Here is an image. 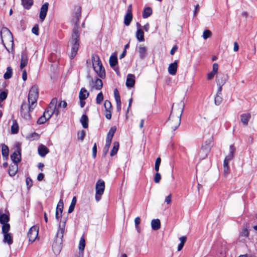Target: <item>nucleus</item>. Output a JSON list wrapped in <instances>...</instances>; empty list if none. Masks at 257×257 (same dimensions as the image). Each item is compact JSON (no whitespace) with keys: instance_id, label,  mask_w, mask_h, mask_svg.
<instances>
[{"instance_id":"f257e3e1","label":"nucleus","mask_w":257,"mask_h":257,"mask_svg":"<svg viewBox=\"0 0 257 257\" xmlns=\"http://www.w3.org/2000/svg\"><path fill=\"white\" fill-rule=\"evenodd\" d=\"M75 13L73 15L72 19L73 22L75 23V26L73 29L71 39L70 41L71 45V52L70 54V58L73 59L76 56L79 48V38L80 32L79 31V20L81 17V8L77 7L75 9Z\"/></svg>"},{"instance_id":"f03ea898","label":"nucleus","mask_w":257,"mask_h":257,"mask_svg":"<svg viewBox=\"0 0 257 257\" xmlns=\"http://www.w3.org/2000/svg\"><path fill=\"white\" fill-rule=\"evenodd\" d=\"M184 107V104L182 101L176 104H173L171 114L167 121L168 126L172 131H175L180 125Z\"/></svg>"},{"instance_id":"7ed1b4c3","label":"nucleus","mask_w":257,"mask_h":257,"mask_svg":"<svg viewBox=\"0 0 257 257\" xmlns=\"http://www.w3.org/2000/svg\"><path fill=\"white\" fill-rule=\"evenodd\" d=\"M57 100L56 98H53L51 100L48 108L44 112L43 115L38 118V124H44L50 118L53 114H55L56 115H58L59 111L57 108Z\"/></svg>"},{"instance_id":"20e7f679","label":"nucleus","mask_w":257,"mask_h":257,"mask_svg":"<svg viewBox=\"0 0 257 257\" xmlns=\"http://www.w3.org/2000/svg\"><path fill=\"white\" fill-rule=\"evenodd\" d=\"M1 37L4 46L7 50L10 52V50L7 47L6 45L10 46L13 49L14 41L12 33L8 28L4 27L1 31Z\"/></svg>"},{"instance_id":"39448f33","label":"nucleus","mask_w":257,"mask_h":257,"mask_svg":"<svg viewBox=\"0 0 257 257\" xmlns=\"http://www.w3.org/2000/svg\"><path fill=\"white\" fill-rule=\"evenodd\" d=\"M92 62L94 71L100 78H104L105 76V70L102 66L99 56L96 55H93Z\"/></svg>"},{"instance_id":"423d86ee","label":"nucleus","mask_w":257,"mask_h":257,"mask_svg":"<svg viewBox=\"0 0 257 257\" xmlns=\"http://www.w3.org/2000/svg\"><path fill=\"white\" fill-rule=\"evenodd\" d=\"M39 91L37 86H33L30 89L28 95V101L30 104V109H34L36 106L38 98Z\"/></svg>"},{"instance_id":"0eeeda50","label":"nucleus","mask_w":257,"mask_h":257,"mask_svg":"<svg viewBox=\"0 0 257 257\" xmlns=\"http://www.w3.org/2000/svg\"><path fill=\"white\" fill-rule=\"evenodd\" d=\"M104 188V182L101 180L97 181L95 186V199L97 202L101 199V196L103 194Z\"/></svg>"},{"instance_id":"6e6552de","label":"nucleus","mask_w":257,"mask_h":257,"mask_svg":"<svg viewBox=\"0 0 257 257\" xmlns=\"http://www.w3.org/2000/svg\"><path fill=\"white\" fill-rule=\"evenodd\" d=\"M34 109H30V104L29 106L26 103H23L22 104L20 113L22 116L25 119L30 120L31 116L30 112L32 111Z\"/></svg>"},{"instance_id":"1a4fd4ad","label":"nucleus","mask_w":257,"mask_h":257,"mask_svg":"<svg viewBox=\"0 0 257 257\" xmlns=\"http://www.w3.org/2000/svg\"><path fill=\"white\" fill-rule=\"evenodd\" d=\"M39 227L33 226L31 227L28 233V236L30 241H34L38 236Z\"/></svg>"},{"instance_id":"9d476101","label":"nucleus","mask_w":257,"mask_h":257,"mask_svg":"<svg viewBox=\"0 0 257 257\" xmlns=\"http://www.w3.org/2000/svg\"><path fill=\"white\" fill-rule=\"evenodd\" d=\"M66 223V218L60 221L59 229L56 234V237L57 239L58 238L62 240V238L63 237L64 233L65 232Z\"/></svg>"},{"instance_id":"9b49d317","label":"nucleus","mask_w":257,"mask_h":257,"mask_svg":"<svg viewBox=\"0 0 257 257\" xmlns=\"http://www.w3.org/2000/svg\"><path fill=\"white\" fill-rule=\"evenodd\" d=\"M28 63V56L27 51H24L21 53V62L20 65V69L23 70L25 67Z\"/></svg>"},{"instance_id":"f8f14e48","label":"nucleus","mask_w":257,"mask_h":257,"mask_svg":"<svg viewBox=\"0 0 257 257\" xmlns=\"http://www.w3.org/2000/svg\"><path fill=\"white\" fill-rule=\"evenodd\" d=\"M211 144V140H209L208 141H206L202 146L201 150L199 152V154L201 153H203L204 154L203 156H202V158H205L206 156L207 153L209 152L210 147Z\"/></svg>"},{"instance_id":"ddd939ff","label":"nucleus","mask_w":257,"mask_h":257,"mask_svg":"<svg viewBox=\"0 0 257 257\" xmlns=\"http://www.w3.org/2000/svg\"><path fill=\"white\" fill-rule=\"evenodd\" d=\"M62 240L57 239L56 238V241L53 243L52 248L55 254H59L62 248Z\"/></svg>"},{"instance_id":"4468645a","label":"nucleus","mask_w":257,"mask_h":257,"mask_svg":"<svg viewBox=\"0 0 257 257\" xmlns=\"http://www.w3.org/2000/svg\"><path fill=\"white\" fill-rule=\"evenodd\" d=\"M228 79V76L226 74H220L217 75L216 77V81L218 85L223 86Z\"/></svg>"},{"instance_id":"2eb2a0df","label":"nucleus","mask_w":257,"mask_h":257,"mask_svg":"<svg viewBox=\"0 0 257 257\" xmlns=\"http://www.w3.org/2000/svg\"><path fill=\"white\" fill-rule=\"evenodd\" d=\"M48 3H45L42 6L41 8L39 17L42 21H44L47 15V11L48 10Z\"/></svg>"},{"instance_id":"dca6fc26","label":"nucleus","mask_w":257,"mask_h":257,"mask_svg":"<svg viewBox=\"0 0 257 257\" xmlns=\"http://www.w3.org/2000/svg\"><path fill=\"white\" fill-rule=\"evenodd\" d=\"M148 49L144 45H140L138 48V52L139 54L140 58L143 60L145 58L148 54Z\"/></svg>"},{"instance_id":"f3484780","label":"nucleus","mask_w":257,"mask_h":257,"mask_svg":"<svg viewBox=\"0 0 257 257\" xmlns=\"http://www.w3.org/2000/svg\"><path fill=\"white\" fill-rule=\"evenodd\" d=\"M63 208V202L62 200H60L56 208L55 217L58 220L61 217L62 213Z\"/></svg>"},{"instance_id":"a211bd4d","label":"nucleus","mask_w":257,"mask_h":257,"mask_svg":"<svg viewBox=\"0 0 257 257\" xmlns=\"http://www.w3.org/2000/svg\"><path fill=\"white\" fill-rule=\"evenodd\" d=\"M178 60H175L173 63L169 64L168 71L171 75H175L176 74L178 68Z\"/></svg>"},{"instance_id":"6ab92c4d","label":"nucleus","mask_w":257,"mask_h":257,"mask_svg":"<svg viewBox=\"0 0 257 257\" xmlns=\"http://www.w3.org/2000/svg\"><path fill=\"white\" fill-rule=\"evenodd\" d=\"M11 158L14 163V164H18L21 161V155L20 149H18L16 151H15L11 156Z\"/></svg>"},{"instance_id":"aec40b11","label":"nucleus","mask_w":257,"mask_h":257,"mask_svg":"<svg viewBox=\"0 0 257 257\" xmlns=\"http://www.w3.org/2000/svg\"><path fill=\"white\" fill-rule=\"evenodd\" d=\"M103 85L102 81L100 79H96L94 82L91 84L92 90H100Z\"/></svg>"},{"instance_id":"412c9836","label":"nucleus","mask_w":257,"mask_h":257,"mask_svg":"<svg viewBox=\"0 0 257 257\" xmlns=\"http://www.w3.org/2000/svg\"><path fill=\"white\" fill-rule=\"evenodd\" d=\"M135 76L134 75L129 74L127 76L126 85L127 87H131L134 86L135 82Z\"/></svg>"},{"instance_id":"4be33fe9","label":"nucleus","mask_w":257,"mask_h":257,"mask_svg":"<svg viewBox=\"0 0 257 257\" xmlns=\"http://www.w3.org/2000/svg\"><path fill=\"white\" fill-rule=\"evenodd\" d=\"M138 30L136 33V37L140 42L144 41V33L142 30L140 29L141 25L139 23L137 24Z\"/></svg>"},{"instance_id":"5701e85b","label":"nucleus","mask_w":257,"mask_h":257,"mask_svg":"<svg viewBox=\"0 0 257 257\" xmlns=\"http://www.w3.org/2000/svg\"><path fill=\"white\" fill-rule=\"evenodd\" d=\"M49 149L44 145H41L38 147L39 154L42 157H45L49 153Z\"/></svg>"},{"instance_id":"b1692460","label":"nucleus","mask_w":257,"mask_h":257,"mask_svg":"<svg viewBox=\"0 0 257 257\" xmlns=\"http://www.w3.org/2000/svg\"><path fill=\"white\" fill-rule=\"evenodd\" d=\"M18 170V164H14L9 167V174L11 177L14 176L17 173Z\"/></svg>"},{"instance_id":"393cba45","label":"nucleus","mask_w":257,"mask_h":257,"mask_svg":"<svg viewBox=\"0 0 257 257\" xmlns=\"http://www.w3.org/2000/svg\"><path fill=\"white\" fill-rule=\"evenodd\" d=\"M116 127L115 126H112L110 128V130L107 135V137H106V141L111 142L112 139L113 138V137L114 134L115 132H116Z\"/></svg>"},{"instance_id":"a878e982","label":"nucleus","mask_w":257,"mask_h":257,"mask_svg":"<svg viewBox=\"0 0 257 257\" xmlns=\"http://www.w3.org/2000/svg\"><path fill=\"white\" fill-rule=\"evenodd\" d=\"M251 115L249 113H243L240 115L241 121L244 125H247L250 118Z\"/></svg>"},{"instance_id":"bb28decb","label":"nucleus","mask_w":257,"mask_h":257,"mask_svg":"<svg viewBox=\"0 0 257 257\" xmlns=\"http://www.w3.org/2000/svg\"><path fill=\"white\" fill-rule=\"evenodd\" d=\"M151 226L153 230H158L161 227L160 220L159 219H153L151 221Z\"/></svg>"},{"instance_id":"cd10ccee","label":"nucleus","mask_w":257,"mask_h":257,"mask_svg":"<svg viewBox=\"0 0 257 257\" xmlns=\"http://www.w3.org/2000/svg\"><path fill=\"white\" fill-rule=\"evenodd\" d=\"M88 96L89 93L88 92L87 90L84 88H81L79 94V99H86Z\"/></svg>"},{"instance_id":"c85d7f7f","label":"nucleus","mask_w":257,"mask_h":257,"mask_svg":"<svg viewBox=\"0 0 257 257\" xmlns=\"http://www.w3.org/2000/svg\"><path fill=\"white\" fill-rule=\"evenodd\" d=\"M4 234V240L3 241L5 243H7L9 245H11L13 243V240L12 237L10 233H6Z\"/></svg>"},{"instance_id":"c756f323","label":"nucleus","mask_w":257,"mask_h":257,"mask_svg":"<svg viewBox=\"0 0 257 257\" xmlns=\"http://www.w3.org/2000/svg\"><path fill=\"white\" fill-rule=\"evenodd\" d=\"M234 152V147L233 145H231L229 147V152L225 158L228 160L229 161L231 160L233 158Z\"/></svg>"},{"instance_id":"7c9ffc66","label":"nucleus","mask_w":257,"mask_h":257,"mask_svg":"<svg viewBox=\"0 0 257 257\" xmlns=\"http://www.w3.org/2000/svg\"><path fill=\"white\" fill-rule=\"evenodd\" d=\"M9 150L8 146L5 144L2 145V153L3 157L7 159L9 156Z\"/></svg>"},{"instance_id":"2f4dec72","label":"nucleus","mask_w":257,"mask_h":257,"mask_svg":"<svg viewBox=\"0 0 257 257\" xmlns=\"http://www.w3.org/2000/svg\"><path fill=\"white\" fill-rule=\"evenodd\" d=\"M119 143L118 142H114L113 144V148L110 152V156H113L116 154L119 149Z\"/></svg>"},{"instance_id":"473e14b6","label":"nucleus","mask_w":257,"mask_h":257,"mask_svg":"<svg viewBox=\"0 0 257 257\" xmlns=\"http://www.w3.org/2000/svg\"><path fill=\"white\" fill-rule=\"evenodd\" d=\"M22 4L25 9L29 10L30 9V8L32 7V6L33 4V0H22Z\"/></svg>"},{"instance_id":"72a5a7b5","label":"nucleus","mask_w":257,"mask_h":257,"mask_svg":"<svg viewBox=\"0 0 257 257\" xmlns=\"http://www.w3.org/2000/svg\"><path fill=\"white\" fill-rule=\"evenodd\" d=\"M83 127L85 128L88 127V118L87 115L83 114L80 119Z\"/></svg>"},{"instance_id":"f704fd0d","label":"nucleus","mask_w":257,"mask_h":257,"mask_svg":"<svg viewBox=\"0 0 257 257\" xmlns=\"http://www.w3.org/2000/svg\"><path fill=\"white\" fill-rule=\"evenodd\" d=\"M9 221V216L7 214H0V223L2 224H7Z\"/></svg>"},{"instance_id":"c9c22d12","label":"nucleus","mask_w":257,"mask_h":257,"mask_svg":"<svg viewBox=\"0 0 257 257\" xmlns=\"http://www.w3.org/2000/svg\"><path fill=\"white\" fill-rule=\"evenodd\" d=\"M152 13V9L150 7L145 8L143 13V17L144 18H148Z\"/></svg>"},{"instance_id":"e433bc0d","label":"nucleus","mask_w":257,"mask_h":257,"mask_svg":"<svg viewBox=\"0 0 257 257\" xmlns=\"http://www.w3.org/2000/svg\"><path fill=\"white\" fill-rule=\"evenodd\" d=\"M117 63V59L116 56L111 55L109 58V64L111 67L116 66Z\"/></svg>"},{"instance_id":"4c0bfd02","label":"nucleus","mask_w":257,"mask_h":257,"mask_svg":"<svg viewBox=\"0 0 257 257\" xmlns=\"http://www.w3.org/2000/svg\"><path fill=\"white\" fill-rule=\"evenodd\" d=\"M132 18H133L132 14H127L126 13L125 16V17H124V24L126 26H128L130 24V23L132 20Z\"/></svg>"},{"instance_id":"58836bf2","label":"nucleus","mask_w":257,"mask_h":257,"mask_svg":"<svg viewBox=\"0 0 257 257\" xmlns=\"http://www.w3.org/2000/svg\"><path fill=\"white\" fill-rule=\"evenodd\" d=\"M13 71L11 67H8L7 68V71L4 75V77L5 79H8L11 78L12 75Z\"/></svg>"},{"instance_id":"ea45409f","label":"nucleus","mask_w":257,"mask_h":257,"mask_svg":"<svg viewBox=\"0 0 257 257\" xmlns=\"http://www.w3.org/2000/svg\"><path fill=\"white\" fill-rule=\"evenodd\" d=\"M19 131V126L16 120L13 121V125L11 126V132L12 134H17Z\"/></svg>"},{"instance_id":"a19ab883","label":"nucleus","mask_w":257,"mask_h":257,"mask_svg":"<svg viewBox=\"0 0 257 257\" xmlns=\"http://www.w3.org/2000/svg\"><path fill=\"white\" fill-rule=\"evenodd\" d=\"M39 137L40 136L38 134L36 133H33L28 136L27 138L29 140L32 141L35 140H38Z\"/></svg>"},{"instance_id":"79ce46f5","label":"nucleus","mask_w":257,"mask_h":257,"mask_svg":"<svg viewBox=\"0 0 257 257\" xmlns=\"http://www.w3.org/2000/svg\"><path fill=\"white\" fill-rule=\"evenodd\" d=\"M85 246V241L84 237H81L79 240V249L83 251Z\"/></svg>"},{"instance_id":"37998d69","label":"nucleus","mask_w":257,"mask_h":257,"mask_svg":"<svg viewBox=\"0 0 257 257\" xmlns=\"http://www.w3.org/2000/svg\"><path fill=\"white\" fill-rule=\"evenodd\" d=\"M10 229V225L9 223L3 224L2 226L3 234L9 233Z\"/></svg>"},{"instance_id":"c03bdc74","label":"nucleus","mask_w":257,"mask_h":257,"mask_svg":"<svg viewBox=\"0 0 257 257\" xmlns=\"http://www.w3.org/2000/svg\"><path fill=\"white\" fill-rule=\"evenodd\" d=\"M103 100V95L101 92H99L96 97V103L100 104L102 103Z\"/></svg>"},{"instance_id":"a18cd8bd","label":"nucleus","mask_w":257,"mask_h":257,"mask_svg":"<svg viewBox=\"0 0 257 257\" xmlns=\"http://www.w3.org/2000/svg\"><path fill=\"white\" fill-rule=\"evenodd\" d=\"M104 106L105 110H111L112 109L111 103L108 100H105L104 103Z\"/></svg>"},{"instance_id":"49530a36","label":"nucleus","mask_w":257,"mask_h":257,"mask_svg":"<svg viewBox=\"0 0 257 257\" xmlns=\"http://www.w3.org/2000/svg\"><path fill=\"white\" fill-rule=\"evenodd\" d=\"M211 36V32L210 31L208 30H206L203 32V38L204 39H207V38L210 37Z\"/></svg>"},{"instance_id":"de8ad7c7","label":"nucleus","mask_w":257,"mask_h":257,"mask_svg":"<svg viewBox=\"0 0 257 257\" xmlns=\"http://www.w3.org/2000/svg\"><path fill=\"white\" fill-rule=\"evenodd\" d=\"M8 93L6 91L1 92L0 93V102L4 101L7 97Z\"/></svg>"},{"instance_id":"09e8293b","label":"nucleus","mask_w":257,"mask_h":257,"mask_svg":"<svg viewBox=\"0 0 257 257\" xmlns=\"http://www.w3.org/2000/svg\"><path fill=\"white\" fill-rule=\"evenodd\" d=\"M161 179V174L157 172L155 174V177H154V181H155V182L156 183H158L160 181Z\"/></svg>"},{"instance_id":"8fccbe9b","label":"nucleus","mask_w":257,"mask_h":257,"mask_svg":"<svg viewBox=\"0 0 257 257\" xmlns=\"http://www.w3.org/2000/svg\"><path fill=\"white\" fill-rule=\"evenodd\" d=\"M85 135V132L84 131H81L78 134V139L80 140L81 141H83Z\"/></svg>"},{"instance_id":"3c124183","label":"nucleus","mask_w":257,"mask_h":257,"mask_svg":"<svg viewBox=\"0 0 257 257\" xmlns=\"http://www.w3.org/2000/svg\"><path fill=\"white\" fill-rule=\"evenodd\" d=\"M140 222H141V218L139 217H137L135 219V223L136 228L138 229V231H139V227L138 225L140 223Z\"/></svg>"},{"instance_id":"603ef678","label":"nucleus","mask_w":257,"mask_h":257,"mask_svg":"<svg viewBox=\"0 0 257 257\" xmlns=\"http://www.w3.org/2000/svg\"><path fill=\"white\" fill-rule=\"evenodd\" d=\"M114 95L115 101H117V100H120V97L118 91L116 89H115L114 90Z\"/></svg>"},{"instance_id":"864d4df0","label":"nucleus","mask_w":257,"mask_h":257,"mask_svg":"<svg viewBox=\"0 0 257 257\" xmlns=\"http://www.w3.org/2000/svg\"><path fill=\"white\" fill-rule=\"evenodd\" d=\"M105 116L107 119H110L111 118V110H105Z\"/></svg>"},{"instance_id":"5fc2aeb1","label":"nucleus","mask_w":257,"mask_h":257,"mask_svg":"<svg viewBox=\"0 0 257 257\" xmlns=\"http://www.w3.org/2000/svg\"><path fill=\"white\" fill-rule=\"evenodd\" d=\"M219 88L217 92V96L215 98V102L216 104H217V99L219 98V95L221 94V92L222 90V86L218 85Z\"/></svg>"},{"instance_id":"6e6d98bb","label":"nucleus","mask_w":257,"mask_h":257,"mask_svg":"<svg viewBox=\"0 0 257 257\" xmlns=\"http://www.w3.org/2000/svg\"><path fill=\"white\" fill-rule=\"evenodd\" d=\"M32 32L33 34L38 35H39V28L38 26H35L32 28Z\"/></svg>"},{"instance_id":"4d7b16f0","label":"nucleus","mask_w":257,"mask_h":257,"mask_svg":"<svg viewBox=\"0 0 257 257\" xmlns=\"http://www.w3.org/2000/svg\"><path fill=\"white\" fill-rule=\"evenodd\" d=\"M97 153V146L95 143L92 148V156L93 158H95Z\"/></svg>"},{"instance_id":"13d9d810","label":"nucleus","mask_w":257,"mask_h":257,"mask_svg":"<svg viewBox=\"0 0 257 257\" xmlns=\"http://www.w3.org/2000/svg\"><path fill=\"white\" fill-rule=\"evenodd\" d=\"M22 70V79L23 80L25 81L27 79V74L26 70L25 69H23Z\"/></svg>"},{"instance_id":"bf43d9fd","label":"nucleus","mask_w":257,"mask_h":257,"mask_svg":"<svg viewBox=\"0 0 257 257\" xmlns=\"http://www.w3.org/2000/svg\"><path fill=\"white\" fill-rule=\"evenodd\" d=\"M218 69V65L217 63H214L212 66V71L213 73H216Z\"/></svg>"},{"instance_id":"052dcab7","label":"nucleus","mask_w":257,"mask_h":257,"mask_svg":"<svg viewBox=\"0 0 257 257\" xmlns=\"http://www.w3.org/2000/svg\"><path fill=\"white\" fill-rule=\"evenodd\" d=\"M187 237L186 236H181L179 238V240L180 241V243L184 245L185 242L186 241Z\"/></svg>"},{"instance_id":"680f3d73","label":"nucleus","mask_w":257,"mask_h":257,"mask_svg":"<svg viewBox=\"0 0 257 257\" xmlns=\"http://www.w3.org/2000/svg\"><path fill=\"white\" fill-rule=\"evenodd\" d=\"M215 74H216L215 73H213V71H211L208 74L207 79L208 80L212 79L214 77Z\"/></svg>"},{"instance_id":"e2e57ef3","label":"nucleus","mask_w":257,"mask_h":257,"mask_svg":"<svg viewBox=\"0 0 257 257\" xmlns=\"http://www.w3.org/2000/svg\"><path fill=\"white\" fill-rule=\"evenodd\" d=\"M116 108L118 111H119L121 109V100H117L116 101Z\"/></svg>"},{"instance_id":"0e129e2a","label":"nucleus","mask_w":257,"mask_h":257,"mask_svg":"<svg viewBox=\"0 0 257 257\" xmlns=\"http://www.w3.org/2000/svg\"><path fill=\"white\" fill-rule=\"evenodd\" d=\"M239 46L238 43L236 42H234L233 43V51L234 52H237L238 50Z\"/></svg>"},{"instance_id":"69168bd1","label":"nucleus","mask_w":257,"mask_h":257,"mask_svg":"<svg viewBox=\"0 0 257 257\" xmlns=\"http://www.w3.org/2000/svg\"><path fill=\"white\" fill-rule=\"evenodd\" d=\"M172 196L171 194L168 195L165 199V202L168 204H170L171 202Z\"/></svg>"},{"instance_id":"338daca9","label":"nucleus","mask_w":257,"mask_h":257,"mask_svg":"<svg viewBox=\"0 0 257 257\" xmlns=\"http://www.w3.org/2000/svg\"><path fill=\"white\" fill-rule=\"evenodd\" d=\"M223 172L225 175H227L229 173V167H223Z\"/></svg>"},{"instance_id":"774afa93","label":"nucleus","mask_w":257,"mask_h":257,"mask_svg":"<svg viewBox=\"0 0 257 257\" xmlns=\"http://www.w3.org/2000/svg\"><path fill=\"white\" fill-rule=\"evenodd\" d=\"M60 107L65 108L67 106V102L65 101H61L59 104Z\"/></svg>"}]
</instances>
